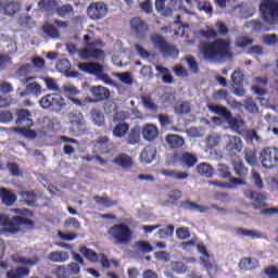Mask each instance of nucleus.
Masks as SVG:
<instances>
[{
    "instance_id": "f257e3e1",
    "label": "nucleus",
    "mask_w": 278,
    "mask_h": 278,
    "mask_svg": "<svg viewBox=\"0 0 278 278\" xmlns=\"http://www.w3.org/2000/svg\"><path fill=\"white\" fill-rule=\"evenodd\" d=\"M231 43L227 39H216L212 42H201L199 46V52L204 60L215 62L216 60H229L233 58L231 53Z\"/></svg>"
},
{
    "instance_id": "f03ea898",
    "label": "nucleus",
    "mask_w": 278,
    "mask_h": 278,
    "mask_svg": "<svg viewBox=\"0 0 278 278\" xmlns=\"http://www.w3.org/2000/svg\"><path fill=\"white\" fill-rule=\"evenodd\" d=\"M108 236L110 240L114 242L117 247L129 245L134 239V231L127 226V224H115L111 226L108 230Z\"/></svg>"
},
{
    "instance_id": "7ed1b4c3",
    "label": "nucleus",
    "mask_w": 278,
    "mask_h": 278,
    "mask_svg": "<svg viewBox=\"0 0 278 278\" xmlns=\"http://www.w3.org/2000/svg\"><path fill=\"white\" fill-rule=\"evenodd\" d=\"M243 194L245 199H250V201H253L252 205L254 210H261L260 213L262 214V216H273L275 214H278L277 207L263 208L267 205L266 203H264V201H266L264 194L255 192L251 189H245L243 191Z\"/></svg>"
},
{
    "instance_id": "20e7f679",
    "label": "nucleus",
    "mask_w": 278,
    "mask_h": 278,
    "mask_svg": "<svg viewBox=\"0 0 278 278\" xmlns=\"http://www.w3.org/2000/svg\"><path fill=\"white\" fill-rule=\"evenodd\" d=\"M94 47H103V41L97 39L86 43V47L78 50V55L80 60H97L100 62L105 59V51L102 49H97Z\"/></svg>"
},
{
    "instance_id": "39448f33",
    "label": "nucleus",
    "mask_w": 278,
    "mask_h": 278,
    "mask_svg": "<svg viewBox=\"0 0 278 278\" xmlns=\"http://www.w3.org/2000/svg\"><path fill=\"white\" fill-rule=\"evenodd\" d=\"M261 16L267 25H276L278 23V1L264 0L260 4Z\"/></svg>"
},
{
    "instance_id": "423d86ee",
    "label": "nucleus",
    "mask_w": 278,
    "mask_h": 278,
    "mask_svg": "<svg viewBox=\"0 0 278 278\" xmlns=\"http://www.w3.org/2000/svg\"><path fill=\"white\" fill-rule=\"evenodd\" d=\"M39 105L42 110H50V112L59 114L66 108V100L60 93H49L40 99Z\"/></svg>"
},
{
    "instance_id": "0eeeda50",
    "label": "nucleus",
    "mask_w": 278,
    "mask_h": 278,
    "mask_svg": "<svg viewBox=\"0 0 278 278\" xmlns=\"http://www.w3.org/2000/svg\"><path fill=\"white\" fill-rule=\"evenodd\" d=\"M258 160L267 170H273L278 166V148L277 147H266L260 152Z\"/></svg>"
},
{
    "instance_id": "6e6552de",
    "label": "nucleus",
    "mask_w": 278,
    "mask_h": 278,
    "mask_svg": "<svg viewBox=\"0 0 278 278\" xmlns=\"http://www.w3.org/2000/svg\"><path fill=\"white\" fill-rule=\"evenodd\" d=\"M79 253H81V255L86 257L88 262H91V264L100 263L102 268L106 270L110 268V260L105 254L103 253L99 254L94 252V250L89 249L86 245L79 249Z\"/></svg>"
},
{
    "instance_id": "1a4fd4ad",
    "label": "nucleus",
    "mask_w": 278,
    "mask_h": 278,
    "mask_svg": "<svg viewBox=\"0 0 278 278\" xmlns=\"http://www.w3.org/2000/svg\"><path fill=\"white\" fill-rule=\"evenodd\" d=\"M108 12L105 2H91L87 8V16L90 21H103L108 16Z\"/></svg>"
},
{
    "instance_id": "9d476101",
    "label": "nucleus",
    "mask_w": 278,
    "mask_h": 278,
    "mask_svg": "<svg viewBox=\"0 0 278 278\" xmlns=\"http://www.w3.org/2000/svg\"><path fill=\"white\" fill-rule=\"evenodd\" d=\"M34 220L22 217V216H14L9 222V225L5 227V231L8 233H18L21 231V227H26V229H34Z\"/></svg>"
},
{
    "instance_id": "9b49d317",
    "label": "nucleus",
    "mask_w": 278,
    "mask_h": 278,
    "mask_svg": "<svg viewBox=\"0 0 278 278\" xmlns=\"http://www.w3.org/2000/svg\"><path fill=\"white\" fill-rule=\"evenodd\" d=\"M130 29L139 40H144L149 36V24L141 17H132L129 22Z\"/></svg>"
},
{
    "instance_id": "f8f14e48",
    "label": "nucleus",
    "mask_w": 278,
    "mask_h": 278,
    "mask_svg": "<svg viewBox=\"0 0 278 278\" xmlns=\"http://www.w3.org/2000/svg\"><path fill=\"white\" fill-rule=\"evenodd\" d=\"M89 92L93 98H87L88 103H101L111 97L110 89L101 85L91 87Z\"/></svg>"
},
{
    "instance_id": "ddd939ff",
    "label": "nucleus",
    "mask_w": 278,
    "mask_h": 278,
    "mask_svg": "<svg viewBox=\"0 0 278 278\" xmlns=\"http://www.w3.org/2000/svg\"><path fill=\"white\" fill-rule=\"evenodd\" d=\"M244 144L239 136H228V142L225 146V151L230 157H236L239 153H242Z\"/></svg>"
},
{
    "instance_id": "4468645a",
    "label": "nucleus",
    "mask_w": 278,
    "mask_h": 278,
    "mask_svg": "<svg viewBox=\"0 0 278 278\" xmlns=\"http://www.w3.org/2000/svg\"><path fill=\"white\" fill-rule=\"evenodd\" d=\"M15 116L17 118L15 121V125H17V127L31 128L34 125V119H31V112H29L27 109H18L15 112Z\"/></svg>"
},
{
    "instance_id": "2eb2a0df",
    "label": "nucleus",
    "mask_w": 278,
    "mask_h": 278,
    "mask_svg": "<svg viewBox=\"0 0 278 278\" xmlns=\"http://www.w3.org/2000/svg\"><path fill=\"white\" fill-rule=\"evenodd\" d=\"M155 157H157V149L155 146H146L140 153V162L141 164H151Z\"/></svg>"
},
{
    "instance_id": "dca6fc26",
    "label": "nucleus",
    "mask_w": 278,
    "mask_h": 278,
    "mask_svg": "<svg viewBox=\"0 0 278 278\" xmlns=\"http://www.w3.org/2000/svg\"><path fill=\"white\" fill-rule=\"evenodd\" d=\"M78 68L87 75H101L103 73V65L97 62L79 63Z\"/></svg>"
},
{
    "instance_id": "f3484780",
    "label": "nucleus",
    "mask_w": 278,
    "mask_h": 278,
    "mask_svg": "<svg viewBox=\"0 0 278 278\" xmlns=\"http://www.w3.org/2000/svg\"><path fill=\"white\" fill-rule=\"evenodd\" d=\"M112 163L115 164V166H119V168H123L124 170H127L134 166V159L129 156V154H118L112 160Z\"/></svg>"
},
{
    "instance_id": "a211bd4d",
    "label": "nucleus",
    "mask_w": 278,
    "mask_h": 278,
    "mask_svg": "<svg viewBox=\"0 0 278 278\" xmlns=\"http://www.w3.org/2000/svg\"><path fill=\"white\" fill-rule=\"evenodd\" d=\"M142 136L147 142H153L160 136V129L155 124H147L142 129Z\"/></svg>"
},
{
    "instance_id": "6ab92c4d",
    "label": "nucleus",
    "mask_w": 278,
    "mask_h": 278,
    "mask_svg": "<svg viewBox=\"0 0 278 278\" xmlns=\"http://www.w3.org/2000/svg\"><path fill=\"white\" fill-rule=\"evenodd\" d=\"M0 199L7 207H12L14 205V202L17 201L18 197H16V193H12L10 189L5 187L0 188Z\"/></svg>"
},
{
    "instance_id": "aec40b11",
    "label": "nucleus",
    "mask_w": 278,
    "mask_h": 278,
    "mask_svg": "<svg viewBox=\"0 0 278 278\" xmlns=\"http://www.w3.org/2000/svg\"><path fill=\"white\" fill-rule=\"evenodd\" d=\"M38 8L41 12L48 14V16H53L58 10V1L56 0H40L38 2Z\"/></svg>"
},
{
    "instance_id": "412c9836",
    "label": "nucleus",
    "mask_w": 278,
    "mask_h": 278,
    "mask_svg": "<svg viewBox=\"0 0 278 278\" xmlns=\"http://www.w3.org/2000/svg\"><path fill=\"white\" fill-rule=\"evenodd\" d=\"M181 210H186L187 212H199L200 214H205L210 211V207L199 205L195 202H192L190 200H185L180 203Z\"/></svg>"
},
{
    "instance_id": "4be33fe9",
    "label": "nucleus",
    "mask_w": 278,
    "mask_h": 278,
    "mask_svg": "<svg viewBox=\"0 0 278 278\" xmlns=\"http://www.w3.org/2000/svg\"><path fill=\"white\" fill-rule=\"evenodd\" d=\"M260 266V261L255 257H243L239 262V268L241 270H255Z\"/></svg>"
},
{
    "instance_id": "5701e85b",
    "label": "nucleus",
    "mask_w": 278,
    "mask_h": 278,
    "mask_svg": "<svg viewBox=\"0 0 278 278\" xmlns=\"http://www.w3.org/2000/svg\"><path fill=\"white\" fill-rule=\"evenodd\" d=\"M207 110L212 112V114H216L217 116H222L227 121V118L230 116L231 112L226 108L220 104H212L207 103L206 105Z\"/></svg>"
},
{
    "instance_id": "b1692460",
    "label": "nucleus",
    "mask_w": 278,
    "mask_h": 278,
    "mask_svg": "<svg viewBox=\"0 0 278 278\" xmlns=\"http://www.w3.org/2000/svg\"><path fill=\"white\" fill-rule=\"evenodd\" d=\"M181 164L186 166V168H194L199 162V157L190 152H184L179 157Z\"/></svg>"
},
{
    "instance_id": "393cba45",
    "label": "nucleus",
    "mask_w": 278,
    "mask_h": 278,
    "mask_svg": "<svg viewBox=\"0 0 278 278\" xmlns=\"http://www.w3.org/2000/svg\"><path fill=\"white\" fill-rule=\"evenodd\" d=\"M232 168L235 175H237V177H240L241 179H245V177L249 175V167L244 165V162L242 160L233 161Z\"/></svg>"
},
{
    "instance_id": "a878e982",
    "label": "nucleus",
    "mask_w": 278,
    "mask_h": 278,
    "mask_svg": "<svg viewBox=\"0 0 278 278\" xmlns=\"http://www.w3.org/2000/svg\"><path fill=\"white\" fill-rule=\"evenodd\" d=\"M48 260L54 264H64L68 262V252L53 251L48 254Z\"/></svg>"
},
{
    "instance_id": "bb28decb",
    "label": "nucleus",
    "mask_w": 278,
    "mask_h": 278,
    "mask_svg": "<svg viewBox=\"0 0 278 278\" xmlns=\"http://www.w3.org/2000/svg\"><path fill=\"white\" fill-rule=\"evenodd\" d=\"M165 140L170 149H181V147H184L186 142V140H184V137L179 135H167Z\"/></svg>"
},
{
    "instance_id": "cd10ccee",
    "label": "nucleus",
    "mask_w": 278,
    "mask_h": 278,
    "mask_svg": "<svg viewBox=\"0 0 278 278\" xmlns=\"http://www.w3.org/2000/svg\"><path fill=\"white\" fill-rule=\"evenodd\" d=\"M227 125H229L230 129L236 132H240V129L244 127V121L242 117H233L230 113V116L226 119Z\"/></svg>"
},
{
    "instance_id": "c85d7f7f",
    "label": "nucleus",
    "mask_w": 278,
    "mask_h": 278,
    "mask_svg": "<svg viewBox=\"0 0 278 278\" xmlns=\"http://www.w3.org/2000/svg\"><path fill=\"white\" fill-rule=\"evenodd\" d=\"M245 27H248V29H252L253 31H270V27L266 26V24L262 23L260 20H251L245 22Z\"/></svg>"
},
{
    "instance_id": "c756f323",
    "label": "nucleus",
    "mask_w": 278,
    "mask_h": 278,
    "mask_svg": "<svg viewBox=\"0 0 278 278\" xmlns=\"http://www.w3.org/2000/svg\"><path fill=\"white\" fill-rule=\"evenodd\" d=\"M140 134H141V130H140L139 126L132 127L126 137V142L131 146L139 144L140 143Z\"/></svg>"
},
{
    "instance_id": "7c9ffc66",
    "label": "nucleus",
    "mask_w": 278,
    "mask_h": 278,
    "mask_svg": "<svg viewBox=\"0 0 278 278\" xmlns=\"http://www.w3.org/2000/svg\"><path fill=\"white\" fill-rule=\"evenodd\" d=\"M195 170L202 177H206L208 179L211 177H214V167H212V165L207 163H200L199 165H197Z\"/></svg>"
},
{
    "instance_id": "2f4dec72",
    "label": "nucleus",
    "mask_w": 278,
    "mask_h": 278,
    "mask_svg": "<svg viewBox=\"0 0 278 278\" xmlns=\"http://www.w3.org/2000/svg\"><path fill=\"white\" fill-rule=\"evenodd\" d=\"M161 174H163L164 177H170L172 179H176V181H184V179H188V177H190V174L186 172H175L168 169H162Z\"/></svg>"
},
{
    "instance_id": "473e14b6",
    "label": "nucleus",
    "mask_w": 278,
    "mask_h": 278,
    "mask_svg": "<svg viewBox=\"0 0 278 278\" xmlns=\"http://www.w3.org/2000/svg\"><path fill=\"white\" fill-rule=\"evenodd\" d=\"M90 116H91V121L92 123L97 126V127H103L105 125V116L103 115V113L101 112V110L99 109H92L90 111Z\"/></svg>"
},
{
    "instance_id": "72a5a7b5",
    "label": "nucleus",
    "mask_w": 278,
    "mask_h": 278,
    "mask_svg": "<svg viewBox=\"0 0 278 278\" xmlns=\"http://www.w3.org/2000/svg\"><path fill=\"white\" fill-rule=\"evenodd\" d=\"M15 264H22V266H37L40 263V256L35 255L33 258H27L25 256H17L13 258Z\"/></svg>"
},
{
    "instance_id": "f704fd0d",
    "label": "nucleus",
    "mask_w": 278,
    "mask_h": 278,
    "mask_svg": "<svg viewBox=\"0 0 278 278\" xmlns=\"http://www.w3.org/2000/svg\"><path fill=\"white\" fill-rule=\"evenodd\" d=\"M93 201L97 203V205H103L104 207H114L118 205V202L110 200L106 193L103 195H94Z\"/></svg>"
},
{
    "instance_id": "c9c22d12",
    "label": "nucleus",
    "mask_w": 278,
    "mask_h": 278,
    "mask_svg": "<svg viewBox=\"0 0 278 278\" xmlns=\"http://www.w3.org/2000/svg\"><path fill=\"white\" fill-rule=\"evenodd\" d=\"M60 18H66L71 14H75V9L71 4L60 5L58 4L55 13Z\"/></svg>"
},
{
    "instance_id": "e433bc0d",
    "label": "nucleus",
    "mask_w": 278,
    "mask_h": 278,
    "mask_svg": "<svg viewBox=\"0 0 278 278\" xmlns=\"http://www.w3.org/2000/svg\"><path fill=\"white\" fill-rule=\"evenodd\" d=\"M238 236H243L244 238H252L253 240L262 238V232L257 230H249L247 228L238 227L235 229Z\"/></svg>"
},
{
    "instance_id": "4c0bfd02",
    "label": "nucleus",
    "mask_w": 278,
    "mask_h": 278,
    "mask_svg": "<svg viewBox=\"0 0 278 278\" xmlns=\"http://www.w3.org/2000/svg\"><path fill=\"white\" fill-rule=\"evenodd\" d=\"M30 270L27 267H16L15 270L7 271V278H23L28 277Z\"/></svg>"
},
{
    "instance_id": "58836bf2",
    "label": "nucleus",
    "mask_w": 278,
    "mask_h": 278,
    "mask_svg": "<svg viewBox=\"0 0 278 278\" xmlns=\"http://www.w3.org/2000/svg\"><path fill=\"white\" fill-rule=\"evenodd\" d=\"M163 58H178L179 56V50L175 48V46L169 45L168 42L160 50Z\"/></svg>"
},
{
    "instance_id": "ea45409f",
    "label": "nucleus",
    "mask_w": 278,
    "mask_h": 278,
    "mask_svg": "<svg viewBox=\"0 0 278 278\" xmlns=\"http://www.w3.org/2000/svg\"><path fill=\"white\" fill-rule=\"evenodd\" d=\"M127 131H129V124L123 122L114 127L113 136L115 138H125V136H127Z\"/></svg>"
},
{
    "instance_id": "a19ab883",
    "label": "nucleus",
    "mask_w": 278,
    "mask_h": 278,
    "mask_svg": "<svg viewBox=\"0 0 278 278\" xmlns=\"http://www.w3.org/2000/svg\"><path fill=\"white\" fill-rule=\"evenodd\" d=\"M155 70L157 71V73H161V75H163V84H173V81H175V78L170 74V70H168V67L156 65Z\"/></svg>"
},
{
    "instance_id": "79ce46f5",
    "label": "nucleus",
    "mask_w": 278,
    "mask_h": 278,
    "mask_svg": "<svg viewBox=\"0 0 278 278\" xmlns=\"http://www.w3.org/2000/svg\"><path fill=\"white\" fill-rule=\"evenodd\" d=\"M18 12H21V3L11 1L4 4V14L7 16H14Z\"/></svg>"
},
{
    "instance_id": "37998d69",
    "label": "nucleus",
    "mask_w": 278,
    "mask_h": 278,
    "mask_svg": "<svg viewBox=\"0 0 278 278\" xmlns=\"http://www.w3.org/2000/svg\"><path fill=\"white\" fill-rule=\"evenodd\" d=\"M13 130L24 136V138H29L30 140H36L38 138V132L27 127H14Z\"/></svg>"
},
{
    "instance_id": "c03bdc74",
    "label": "nucleus",
    "mask_w": 278,
    "mask_h": 278,
    "mask_svg": "<svg viewBox=\"0 0 278 278\" xmlns=\"http://www.w3.org/2000/svg\"><path fill=\"white\" fill-rule=\"evenodd\" d=\"M135 249L143 254L153 253V247L151 245V243H149V241L146 240L136 241Z\"/></svg>"
},
{
    "instance_id": "a18cd8bd",
    "label": "nucleus",
    "mask_w": 278,
    "mask_h": 278,
    "mask_svg": "<svg viewBox=\"0 0 278 278\" xmlns=\"http://www.w3.org/2000/svg\"><path fill=\"white\" fill-rule=\"evenodd\" d=\"M43 34L48 36V38L58 39L60 38V30L53 24H45L42 26Z\"/></svg>"
},
{
    "instance_id": "49530a36",
    "label": "nucleus",
    "mask_w": 278,
    "mask_h": 278,
    "mask_svg": "<svg viewBox=\"0 0 278 278\" xmlns=\"http://www.w3.org/2000/svg\"><path fill=\"white\" fill-rule=\"evenodd\" d=\"M217 175L222 178V179H228L231 177V169L230 167L225 164V163H219L217 165Z\"/></svg>"
},
{
    "instance_id": "de8ad7c7",
    "label": "nucleus",
    "mask_w": 278,
    "mask_h": 278,
    "mask_svg": "<svg viewBox=\"0 0 278 278\" xmlns=\"http://www.w3.org/2000/svg\"><path fill=\"white\" fill-rule=\"evenodd\" d=\"M151 42L154 45L155 49H159V51L168 43V41L160 34L151 35Z\"/></svg>"
},
{
    "instance_id": "09e8293b",
    "label": "nucleus",
    "mask_w": 278,
    "mask_h": 278,
    "mask_svg": "<svg viewBox=\"0 0 278 278\" xmlns=\"http://www.w3.org/2000/svg\"><path fill=\"white\" fill-rule=\"evenodd\" d=\"M244 161L247 164H249V166H255L257 164V153L255 150H245Z\"/></svg>"
},
{
    "instance_id": "8fccbe9b",
    "label": "nucleus",
    "mask_w": 278,
    "mask_h": 278,
    "mask_svg": "<svg viewBox=\"0 0 278 278\" xmlns=\"http://www.w3.org/2000/svg\"><path fill=\"white\" fill-rule=\"evenodd\" d=\"M231 81L235 86H239L240 88H242L244 84V73H242V71L240 70H236L231 74Z\"/></svg>"
},
{
    "instance_id": "3c124183",
    "label": "nucleus",
    "mask_w": 278,
    "mask_h": 278,
    "mask_svg": "<svg viewBox=\"0 0 278 278\" xmlns=\"http://www.w3.org/2000/svg\"><path fill=\"white\" fill-rule=\"evenodd\" d=\"M243 105L245 110L251 114H257V112H260V108H257V104L255 103V101H253V98H247L243 101Z\"/></svg>"
},
{
    "instance_id": "603ef678",
    "label": "nucleus",
    "mask_w": 278,
    "mask_h": 278,
    "mask_svg": "<svg viewBox=\"0 0 278 278\" xmlns=\"http://www.w3.org/2000/svg\"><path fill=\"white\" fill-rule=\"evenodd\" d=\"M26 91L35 97H40L42 94V87L38 83H29L26 85Z\"/></svg>"
},
{
    "instance_id": "864d4df0",
    "label": "nucleus",
    "mask_w": 278,
    "mask_h": 278,
    "mask_svg": "<svg viewBox=\"0 0 278 278\" xmlns=\"http://www.w3.org/2000/svg\"><path fill=\"white\" fill-rule=\"evenodd\" d=\"M157 233H159V238H161V240H166V239L170 238V236H173V233H175V226L168 225L165 228H161Z\"/></svg>"
},
{
    "instance_id": "5fc2aeb1",
    "label": "nucleus",
    "mask_w": 278,
    "mask_h": 278,
    "mask_svg": "<svg viewBox=\"0 0 278 278\" xmlns=\"http://www.w3.org/2000/svg\"><path fill=\"white\" fill-rule=\"evenodd\" d=\"M141 101L143 103V108H147L151 112H157V104H155V102H153V99H151L150 96L149 97L141 96Z\"/></svg>"
},
{
    "instance_id": "6e6d98bb",
    "label": "nucleus",
    "mask_w": 278,
    "mask_h": 278,
    "mask_svg": "<svg viewBox=\"0 0 278 278\" xmlns=\"http://www.w3.org/2000/svg\"><path fill=\"white\" fill-rule=\"evenodd\" d=\"M251 45H253V39L248 36L239 37L236 41L238 49H247V47H251Z\"/></svg>"
},
{
    "instance_id": "4d7b16f0",
    "label": "nucleus",
    "mask_w": 278,
    "mask_h": 278,
    "mask_svg": "<svg viewBox=\"0 0 278 278\" xmlns=\"http://www.w3.org/2000/svg\"><path fill=\"white\" fill-rule=\"evenodd\" d=\"M181 197H184V193L181 192V190L179 189H174L168 193V199H169V203H172V205H177L179 199H181Z\"/></svg>"
},
{
    "instance_id": "13d9d810",
    "label": "nucleus",
    "mask_w": 278,
    "mask_h": 278,
    "mask_svg": "<svg viewBox=\"0 0 278 278\" xmlns=\"http://www.w3.org/2000/svg\"><path fill=\"white\" fill-rule=\"evenodd\" d=\"M7 168L12 177H21V175H23V173L21 172V167H18V164L16 163L8 162Z\"/></svg>"
},
{
    "instance_id": "bf43d9fd",
    "label": "nucleus",
    "mask_w": 278,
    "mask_h": 278,
    "mask_svg": "<svg viewBox=\"0 0 278 278\" xmlns=\"http://www.w3.org/2000/svg\"><path fill=\"white\" fill-rule=\"evenodd\" d=\"M176 114H190V102L185 101L175 105Z\"/></svg>"
},
{
    "instance_id": "052dcab7",
    "label": "nucleus",
    "mask_w": 278,
    "mask_h": 278,
    "mask_svg": "<svg viewBox=\"0 0 278 278\" xmlns=\"http://www.w3.org/2000/svg\"><path fill=\"white\" fill-rule=\"evenodd\" d=\"M215 101H227L229 99V91L227 89H219L213 93Z\"/></svg>"
},
{
    "instance_id": "680f3d73",
    "label": "nucleus",
    "mask_w": 278,
    "mask_h": 278,
    "mask_svg": "<svg viewBox=\"0 0 278 278\" xmlns=\"http://www.w3.org/2000/svg\"><path fill=\"white\" fill-rule=\"evenodd\" d=\"M186 62L192 73H199V63L197 62V59H194V56H186Z\"/></svg>"
},
{
    "instance_id": "e2e57ef3",
    "label": "nucleus",
    "mask_w": 278,
    "mask_h": 278,
    "mask_svg": "<svg viewBox=\"0 0 278 278\" xmlns=\"http://www.w3.org/2000/svg\"><path fill=\"white\" fill-rule=\"evenodd\" d=\"M178 240H188L190 238V229L188 227H179L176 229Z\"/></svg>"
},
{
    "instance_id": "0e129e2a",
    "label": "nucleus",
    "mask_w": 278,
    "mask_h": 278,
    "mask_svg": "<svg viewBox=\"0 0 278 278\" xmlns=\"http://www.w3.org/2000/svg\"><path fill=\"white\" fill-rule=\"evenodd\" d=\"M31 73V65L29 63L23 64L16 71L17 77H27V75Z\"/></svg>"
},
{
    "instance_id": "69168bd1",
    "label": "nucleus",
    "mask_w": 278,
    "mask_h": 278,
    "mask_svg": "<svg viewBox=\"0 0 278 278\" xmlns=\"http://www.w3.org/2000/svg\"><path fill=\"white\" fill-rule=\"evenodd\" d=\"M64 227H66V228L73 227L75 229H81V223H79V219H77L75 217H68L64 222Z\"/></svg>"
},
{
    "instance_id": "338daca9",
    "label": "nucleus",
    "mask_w": 278,
    "mask_h": 278,
    "mask_svg": "<svg viewBox=\"0 0 278 278\" xmlns=\"http://www.w3.org/2000/svg\"><path fill=\"white\" fill-rule=\"evenodd\" d=\"M10 64H12V58L5 54H0V72L5 71Z\"/></svg>"
},
{
    "instance_id": "774afa93",
    "label": "nucleus",
    "mask_w": 278,
    "mask_h": 278,
    "mask_svg": "<svg viewBox=\"0 0 278 278\" xmlns=\"http://www.w3.org/2000/svg\"><path fill=\"white\" fill-rule=\"evenodd\" d=\"M14 118V115L11 113V111H1L0 112V123H12Z\"/></svg>"
}]
</instances>
